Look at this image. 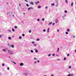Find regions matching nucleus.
<instances>
[{
  "instance_id": "1",
  "label": "nucleus",
  "mask_w": 76,
  "mask_h": 76,
  "mask_svg": "<svg viewBox=\"0 0 76 76\" xmlns=\"http://www.w3.org/2000/svg\"><path fill=\"white\" fill-rule=\"evenodd\" d=\"M39 3V1H38V2H35L36 5H37V4H38V3Z\"/></svg>"
},
{
  "instance_id": "2",
  "label": "nucleus",
  "mask_w": 76,
  "mask_h": 76,
  "mask_svg": "<svg viewBox=\"0 0 76 76\" xmlns=\"http://www.w3.org/2000/svg\"><path fill=\"white\" fill-rule=\"evenodd\" d=\"M20 66H23V63H20Z\"/></svg>"
},
{
  "instance_id": "3",
  "label": "nucleus",
  "mask_w": 76,
  "mask_h": 76,
  "mask_svg": "<svg viewBox=\"0 0 76 76\" xmlns=\"http://www.w3.org/2000/svg\"><path fill=\"white\" fill-rule=\"evenodd\" d=\"M30 4H31V5H34V3L32 1L30 3Z\"/></svg>"
},
{
  "instance_id": "4",
  "label": "nucleus",
  "mask_w": 76,
  "mask_h": 76,
  "mask_svg": "<svg viewBox=\"0 0 76 76\" xmlns=\"http://www.w3.org/2000/svg\"><path fill=\"white\" fill-rule=\"evenodd\" d=\"M58 22V19H56V20L55 21V22L56 23H57V22Z\"/></svg>"
},
{
  "instance_id": "5",
  "label": "nucleus",
  "mask_w": 76,
  "mask_h": 76,
  "mask_svg": "<svg viewBox=\"0 0 76 76\" xmlns=\"http://www.w3.org/2000/svg\"><path fill=\"white\" fill-rule=\"evenodd\" d=\"M33 9V8L32 7H30L28 8V10H30V9Z\"/></svg>"
},
{
  "instance_id": "6",
  "label": "nucleus",
  "mask_w": 76,
  "mask_h": 76,
  "mask_svg": "<svg viewBox=\"0 0 76 76\" xmlns=\"http://www.w3.org/2000/svg\"><path fill=\"white\" fill-rule=\"evenodd\" d=\"M70 29L69 28L67 29V32H70Z\"/></svg>"
},
{
  "instance_id": "7",
  "label": "nucleus",
  "mask_w": 76,
  "mask_h": 76,
  "mask_svg": "<svg viewBox=\"0 0 76 76\" xmlns=\"http://www.w3.org/2000/svg\"><path fill=\"white\" fill-rule=\"evenodd\" d=\"M41 6H39L38 7V9H39V8H41Z\"/></svg>"
},
{
  "instance_id": "8",
  "label": "nucleus",
  "mask_w": 76,
  "mask_h": 76,
  "mask_svg": "<svg viewBox=\"0 0 76 76\" xmlns=\"http://www.w3.org/2000/svg\"><path fill=\"white\" fill-rule=\"evenodd\" d=\"M71 6H73V2L71 3Z\"/></svg>"
},
{
  "instance_id": "9",
  "label": "nucleus",
  "mask_w": 76,
  "mask_h": 76,
  "mask_svg": "<svg viewBox=\"0 0 76 76\" xmlns=\"http://www.w3.org/2000/svg\"><path fill=\"white\" fill-rule=\"evenodd\" d=\"M11 47H12V48H14V45H11Z\"/></svg>"
},
{
  "instance_id": "10",
  "label": "nucleus",
  "mask_w": 76,
  "mask_h": 76,
  "mask_svg": "<svg viewBox=\"0 0 76 76\" xmlns=\"http://www.w3.org/2000/svg\"><path fill=\"white\" fill-rule=\"evenodd\" d=\"M12 30L13 32H15V29L13 28L12 29Z\"/></svg>"
},
{
  "instance_id": "11",
  "label": "nucleus",
  "mask_w": 76,
  "mask_h": 76,
  "mask_svg": "<svg viewBox=\"0 0 76 76\" xmlns=\"http://www.w3.org/2000/svg\"><path fill=\"white\" fill-rule=\"evenodd\" d=\"M71 76H74V75L73 74H70Z\"/></svg>"
},
{
  "instance_id": "12",
  "label": "nucleus",
  "mask_w": 76,
  "mask_h": 76,
  "mask_svg": "<svg viewBox=\"0 0 76 76\" xmlns=\"http://www.w3.org/2000/svg\"><path fill=\"white\" fill-rule=\"evenodd\" d=\"M37 41H39V39L38 38V39H36Z\"/></svg>"
},
{
  "instance_id": "13",
  "label": "nucleus",
  "mask_w": 76,
  "mask_h": 76,
  "mask_svg": "<svg viewBox=\"0 0 76 76\" xmlns=\"http://www.w3.org/2000/svg\"><path fill=\"white\" fill-rule=\"evenodd\" d=\"M8 39H11V37H9L8 38Z\"/></svg>"
},
{
  "instance_id": "14",
  "label": "nucleus",
  "mask_w": 76,
  "mask_h": 76,
  "mask_svg": "<svg viewBox=\"0 0 76 76\" xmlns=\"http://www.w3.org/2000/svg\"><path fill=\"white\" fill-rule=\"evenodd\" d=\"M35 52L36 53H38V50H36Z\"/></svg>"
},
{
  "instance_id": "15",
  "label": "nucleus",
  "mask_w": 76,
  "mask_h": 76,
  "mask_svg": "<svg viewBox=\"0 0 76 76\" xmlns=\"http://www.w3.org/2000/svg\"><path fill=\"white\" fill-rule=\"evenodd\" d=\"M59 51V48H58V50H57V52H58Z\"/></svg>"
},
{
  "instance_id": "16",
  "label": "nucleus",
  "mask_w": 76,
  "mask_h": 76,
  "mask_svg": "<svg viewBox=\"0 0 76 76\" xmlns=\"http://www.w3.org/2000/svg\"><path fill=\"white\" fill-rule=\"evenodd\" d=\"M65 1L66 3H68V1H67V0H66Z\"/></svg>"
},
{
  "instance_id": "17",
  "label": "nucleus",
  "mask_w": 76,
  "mask_h": 76,
  "mask_svg": "<svg viewBox=\"0 0 76 76\" xmlns=\"http://www.w3.org/2000/svg\"><path fill=\"white\" fill-rule=\"evenodd\" d=\"M34 60H37V58H34Z\"/></svg>"
},
{
  "instance_id": "18",
  "label": "nucleus",
  "mask_w": 76,
  "mask_h": 76,
  "mask_svg": "<svg viewBox=\"0 0 76 76\" xmlns=\"http://www.w3.org/2000/svg\"><path fill=\"white\" fill-rule=\"evenodd\" d=\"M19 39H22V37H21V36L20 37H19Z\"/></svg>"
},
{
  "instance_id": "19",
  "label": "nucleus",
  "mask_w": 76,
  "mask_h": 76,
  "mask_svg": "<svg viewBox=\"0 0 76 76\" xmlns=\"http://www.w3.org/2000/svg\"><path fill=\"white\" fill-rule=\"evenodd\" d=\"M44 20H45V19L44 18H42V21H44Z\"/></svg>"
},
{
  "instance_id": "20",
  "label": "nucleus",
  "mask_w": 76,
  "mask_h": 76,
  "mask_svg": "<svg viewBox=\"0 0 76 76\" xmlns=\"http://www.w3.org/2000/svg\"><path fill=\"white\" fill-rule=\"evenodd\" d=\"M64 60H66V58L64 57Z\"/></svg>"
},
{
  "instance_id": "21",
  "label": "nucleus",
  "mask_w": 76,
  "mask_h": 76,
  "mask_svg": "<svg viewBox=\"0 0 76 76\" xmlns=\"http://www.w3.org/2000/svg\"><path fill=\"white\" fill-rule=\"evenodd\" d=\"M65 13H67V10H65Z\"/></svg>"
},
{
  "instance_id": "22",
  "label": "nucleus",
  "mask_w": 76,
  "mask_h": 76,
  "mask_svg": "<svg viewBox=\"0 0 76 76\" xmlns=\"http://www.w3.org/2000/svg\"><path fill=\"white\" fill-rule=\"evenodd\" d=\"M31 43H32V44H35V42H34V41H33L31 42Z\"/></svg>"
},
{
  "instance_id": "23",
  "label": "nucleus",
  "mask_w": 76,
  "mask_h": 76,
  "mask_svg": "<svg viewBox=\"0 0 76 76\" xmlns=\"http://www.w3.org/2000/svg\"><path fill=\"white\" fill-rule=\"evenodd\" d=\"M52 6H54V3L52 4Z\"/></svg>"
},
{
  "instance_id": "24",
  "label": "nucleus",
  "mask_w": 76,
  "mask_h": 76,
  "mask_svg": "<svg viewBox=\"0 0 76 76\" xmlns=\"http://www.w3.org/2000/svg\"><path fill=\"white\" fill-rule=\"evenodd\" d=\"M52 24V22H50L49 23V25H51V24Z\"/></svg>"
},
{
  "instance_id": "25",
  "label": "nucleus",
  "mask_w": 76,
  "mask_h": 76,
  "mask_svg": "<svg viewBox=\"0 0 76 76\" xmlns=\"http://www.w3.org/2000/svg\"><path fill=\"white\" fill-rule=\"evenodd\" d=\"M28 32L29 33H31V30H29L28 31Z\"/></svg>"
},
{
  "instance_id": "26",
  "label": "nucleus",
  "mask_w": 76,
  "mask_h": 76,
  "mask_svg": "<svg viewBox=\"0 0 76 76\" xmlns=\"http://www.w3.org/2000/svg\"><path fill=\"white\" fill-rule=\"evenodd\" d=\"M4 65H5L3 63L2 64V66H4Z\"/></svg>"
},
{
  "instance_id": "27",
  "label": "nucleus",
  "mask_w": 76,
  "mask_h": 76,
  "mask_svg": "<svg viewBox=\"0 0 76 76\" xmlns=\"http://www.w3.org/2000/svg\"><path fill=\"white\" fill-rule=\"evenodd\" d=\"M17 26H15V28L16 29H17Z\"/></svg>"
},
{
  "instance_id": "28",
  "label": "nucleus",
  "mask_w": 76,
  "mask_h": 76,
  "mask_svg": "<svg viewBox=\"0 0 76 76\" xmlns=\"http://www.w3.org/2000/svg\"><path fill=\"white\" fill-rule=\"evenodd\" d=\"M31 53H34V51H33V50H31Z\"/></svg>"
},
{
  "instance_id": "29",
  "label": "nucleus",
  "mask_w": 76,
  "mask_h": 76,
  "mask_svg": "<svg viewBox=\"0 0 76 76\" xmlns=\"http://www.w3.org/2000/svg\"><path fill=\"white\" fill-rule=\"evenodd\" d=\"M7 69L8 70H9L10 69V68H9V67H8L7 68Z\"/></svg>"
},
{
  "instance_id": "30",
  "label": "nucleus",
  "mask_w": 76,
  "mask_h": 76,
  "mask_svg": "<svg viewBox=\"0 0 76 76\" xmlns=\"http://www.w3.org/2000/svg\"><path fill=\"white\" fill-rule=\"evenodd\" d=\"M68 33H68V32H66V33H65L67 35V34H68Z\"/></svg>"
},
{
  "instance_id": "31",
  "label": "nucleus",
  "mask_w": 76,
  "mask_h": 76,
  "mask_svg": "<svg viewBox=\"0 0 76 76\" xmlns=\"http://www.w3.org/2000/svg\"><path fill=\"white\" fill-rule=\"evenodd\" d=\"M22 36H23V37H24V36H25V34H22Z\"/></svg>"
},
{
  "instance_id": "32",
  "label": "nucleus",
  "mask_w": 76,
  "mask_h": 76,
  "mask_svg": "<svg viewBox=\"0 0 76 76\" xmlns=\"http://www.w3.org/2000/svg\"><path fill=\"white\" fill-rule=\"evenodd\" d=\"M12 62L14 64H16V63L14 61H12Z\"/></svg>"
},
{
  "instance_id": "33",
  "label": "nucleus",
  "mask_w": 76,
  "mask_h": 76,
  "mask_svg": "<svg viewBox=\"0 0 76 76\" xmlns=\"http://www.w3.org/2000/svg\"><path fill=\"white\" fill-rule=\"evenodd\" d=\"M26 5L27 7H29V5L28 4H27Z\"/></svg>"
},
{
  "instance_id": "34",
  "label": "nucleus",
  "mask_w": 76,
  "mask_h": 76,
  "mask_svg": "<svg viewBox=\"0 0 76 76\" xmlns=\"http://www.w3.org/2000/svg\"><path fill=\"white\" fill-rule=\"evenodd\" d=\"M45 31H46V30H45V29H44L43 30V32H45Z\"/></svg>"
},
{
  "instance_id": "35",
  "label": "nucleus",
  "mask_w": 76,
  "mask_h": 76,
  "mask_svg": "<svg viewBox=\"0 0 76 76\" xmlns=\"http://www.w3.org/2000/svg\"><path fill=\"white\" fill-rule=\"evenodd\" d=\"M52 25H55V23H53Z\"/></svg>"
},
{
  "instance_id": "36",
  "label": "nucleus",
  "mask_w": 76,
  "mask_h": 76,
  "mask_svg": "<svg viewBox=\"0 0 76 76\" xmlns=\"http://www.w3.org/2000/svg\"><path fill=\"white\" fill-rule=\"evenodd\" d=\"M67 76H71L70 74H69L68 75H67Z\"/></svg>"
},
{
  "instance_id": "37",
  "label": "nucleus",
  "mask_w": 76,
  "mask_h": 76,
  "mask_svg": "<svg viewBox=\"0 0 76 76\" xmlns=\"http://www.w3.org/2000/svg\"><path fill=\"white\" fill-rule=\"evenodd\" d=\"M48 56L49 57H50V56H51V54H49L48 55Z\"/></svg>"
},
{
  "instance_id": "38",
  "label": "nucleus",
  "mask_w": 76,
  "mask_h": 76,
  "mask_svg": "<svg viewBox=\"0 0 76 76\" xmlns=\"http://www.w3.org/2000/svg\"><path fill=\"white\" fill-rule=\"evenodd\" d=\"M8 53H10V50H8Z\"/></svg>"
},
{
  "instance_id": "39",
  "label": "nucleus",
  "mask_w": 76,
  "mask_h": 76,
  "mask_svg": "<svg viewBox=\"0 0 76 76\" xmlns=\"http://www.w3.org/2000/svg\"><path fill=\"white\" fill-rule=\"evenodd\" d=\"M37 21H38V22H39V19L38 18V19H37Z\"/></svg>"
},
{
  "instance_id": "40",
  "label": "nucleus",
  "mask_w": 76,
  "mask_h": 76,
  "mask_svg": "<svg viewBox=\"0 0 76 76\" xmlns=\"http://www.w3.org/2000/svg\"><path fill=\"white\" fill-rule=\"evenodd\" d=\"M69 55H70L69 54H67V56H69Z\"/></svg>"
},
{
  "instance_id": "41",
  "label": "nucleus",
  "mask_w": 76,
  "mask_h": 76,
  "mask_svg": "<svg viewBox=\"0 0 76 76\" xmlns=\"http://www.w3.org/2000/svg\"><path fill=\"white\" fill-rule=\"evenodd\" d=\"M69 69H71V66H69Z\"/></svg>"
},
{
  "instance_id": "42",
  "label": "nucleus",
  "mask_w": 76,
  "mask_h": 76,
  "mask_svg": "<svg viewBox=\"0 0 76 76\" xmlns=\"http://www.w3.org/2000/svg\"><path fill=\"white\" fill-rule=\"evenodd\" d=\"M3 51H5L6 50H4V49H3Z\"/></svg>"
},
{
  "instance_id": "43",
  "label": "nucleus",
  "mask_w": 76,
  "mask_h": 76,
  "mask_svg": "<svg viewBox=\"0 0 76 76\" xmlns=\"http://www.w3.org/2000/svg\"><path fill=\"white\" fill-rule=\"evenodd\" d=\"M45 7L46 9H47L48 8V7L46 6V7Z\"/></svg>"
},
{
  "instance_id": "44",
  "label": "nucleus",
  "mask_w": 76,
  "mask_h": 76,
  "mask_svg": "<svg viewBox=\"0 0 76 76\" xmlns=\"http://www.w3.org/2000/svg\"><path fill=\"white\" fill-rule=\"evenodd\" d=\"M25 1H26L27 2H28V1L27 0H25Z\"/></svg>"
},
{
  "instance_id": "45",
  "label": "nucleus",
  "mask_w": 76,
  "mask_h": 76,
  "mask_svg": "<svg viewBox=\"0 0 76 76\" xmlns=\"http://www.w3.org/2000/svg\"><path fill=\"white\" fill-rule=\"evenodd\" d=\"M19 6H21V4H19Z\"/></svg>"
},
{
  "instance_id": "46",
  "label": "nucleus",
  "mask_w": 76,
  "mask_h": 76,
  "mask_svg": "<svg viewBox=\"0 0 76 76\" xmlns=\"http://www.w3.org/2000/svg\"><path fill=\"white\" fill-rule=\"evenodd\" d=\"M13 54V53H10V55Z\"/></svg>"
},
{
  "instance_id": "47",
  "label": "nucleus",
  "mask_w": 76,
  "mask_h": 76,
  "mask_svg": "<svg viewBox=\"0 0 76 76\" xmlns=\"http://www.w3.org/2000/svg\"><path fill=\"white\" fill-rule=\"evenodd\" d=\"M1 37V35H0V38Z\"/></svg>"
},
{
  "instance_id": "48",
  "label": "nucleus",
  "mask_w": 76,
  "mask_h": 76,
  "mask_svg": "<svg viewBox=\"0 0 76 76\" xmlns=\"http://www.w3.org/2000/svg\"><path fill=\"white\" fill-rule=\"evenodd\" d=\"M47 31H48V32H49V30H48Z\"/></svg>"
},
{
  "instance_id": "49",
  "label": "nucleus",
  "mask_w": 76,
  "mask_h": 76,
  "mask_svg": "<svg viewBox=\"0 0 76 76\" xmlns=\"http://www.w3.org/2000/svg\"><path fill=\"white\" fill-rule=\"evenodd\" d=\"M34 45V46H37V44H35Z\"/></svg>"
},
{
  "instance_id": "50",
  "label": "nucleus",
  "mask_w": 76,
  "mask_h": 76,
  "mask_svg": "<svg viewBox=\"0 0 76 76\" xmlns=\"http://www.w3.org/2000/svg\"><path fill=\"white\" fill-rule=\"evenodd\" d=\"M57 32H59V30H57Z\"/></svg>"
},
{
  "instance_id": "51",
  "label": "nucleus",
  "mask_w": 76,
  "mask_h": 76,
  "mask_svg": "<svg viewBox=\"0 0 76 76\" xmlns=\"http://www.w3.org/2000/svg\"><path fill=\"white\" fill-rule=\"evenodd\" d=\"M55 55L54 54H53V56H54Z\"/></svg>"
},
{
  "instance_id": "52",
  "label": "nucleus",
  "mask_w": 76,
  "mask_h": 76,
  "mask_svg": "<svg viewBox=\"0 0 76 76\" xmlns=\"http://www.w3.org/2000/svg\"><path fill=\"white\" fill-rule=\"evenodd\" d=\"M34 63H35H35H37V62H35Z\"/></svg>"
},
{
  "instance_id": "53",
  "label": "nucleus",
  "mask_w": 76,
  "mask_h": 76,
  "mask_svg": "<svg viewBox=\"0 0 76 76\" xmlns=\"http://www.w3.org/2000/svg\"><path fill=\"white\" fill-rule=\"evenodd\" d=\"M37 62H39V61H37Z\"/></svg>"
},
{
  "instance_id": "54",
  "label": "nucleus",
  "mask_w": 76,
  "mask_h": 76,
  "mask_svg": "<svg viewBox=\"0 0 76 76\" xmlns=\"http://www.w3.org/2000/svg\"><path fill=\"white\" fill-rule=\"evenodd\" d=\"M48 30H50V28H48Z\"/></svg>"
},
{
  "instance_id": "55",
  "label": "nucleus",
  "mask_w": 76,
  "mask_h": 76,
  "mask_svg": "<svg viewBox=\"0 0 76 76\" xmlns=\"http://www.w3.org/2000/svg\"><path fill=\"white\" fill-rule=\"evenodd\" d=\"M51 76H54V75H51Z\"/></svg>"
},
{
  "instance_id": "56",
  "label": "nucleus",
  "mask_w": 76,
  "mask_h": 76,
  "mask_svg": "<svg viewBox=\"0 0 76 76\" xmlns=\"http://www.w3.org/2000/svg\"><path fill=\"white\" fill-rule=\"evenodd\" d=\"M58 60L59 61V60H60V59H58Z\"/></svg>"
},
{
  "instance_id": "57",
  "label": "nucleus",
  "mask_w": 76,
  "mask_h": 76,
  "mask_svg": "<svg viewBox=\"0 0 76 76\" xmlns=\"http://www.w3.org/2000/svg\"><path fill=\"white\" fill-rule=\"evenodd\" d=\"M9 32H11V31H10V30H9Z\"/></svg>"
},
{
  "instance_id": "58",
  "label": "nucleus",
  "mask_w": 76,
  "mask_h": 76,
  "mask_svg": "<svg viewBox=\"0 0 76 76\" xmlns=\"http://www.w3.org/2000/svg\"><path fill=\"white\" fill-rule=\"evenodd\" d=\"M9 58H10V56H9Z\"/></svg>"
},
{
  "instance_id": "59",
  "label": "nucleus",
  "mask_w": 76,
  "mask_h": 76,
  "mask_svg": "<svg viewBox=\"0 0 76 76\" xmlns=\"http://www.w3.org/2000/svg\"><path fill=\"white\" fill-rule=\"evenodd\" d=\"M75 51L76 53V50H75Z\"/></svg>"
},
{
  "instance_id": "60",
  "label": "nucleus",
  "mask_w": 76,
  "mask_h": 76,
  "mask_svg": "<svg viewBox=\"0 0 76 76\" xmlns=\"http://www.w3.org/2000/svg\"><path fill=\"white\" fill-rule=\"evenodd\" d=\"M23 14V15H25V13H24Z\"/></svg>"
},
{
  "instance_id": "61",
  "label": "nucleus",
  "mask_w": 76,
  "mask_h": 76,
  "mask_svg": "<svg viewBox=\"0 0 76 76\" xmlns=\"http://www.w3.org/2000/svg\"><path fill=\"white\" fill-rule=\"evenodd\" d=\"M11 13H12V14L13 13V12H11Z\"/></svg>"
},
{
  "instance_id": "62",
  "label": "nucleus",
  "mask_w": 76,
  "mask_h": 76,
  "mask_svg": "<svg viewBox=\"0 0 76 76\" xmlns=\"http://www.w3.org/2000/svg\"><path fill=\"white\" fill-rule=\"evenodd\" d=\"M44 76H47V75H44Z\"/></svg>"
},
{
  "instance_id": "63",
  "label": "nucleus",
  "mask_w": 76,
  "mask_h": 76,
  "mask_svg": "<svg viewBox=\"0 0 76 76\" xmlns=\"http://www.w3.org/2000/svg\"><path fill=\"white\" fill-rule=\"evenodd\" d=\"M9 45V44H8V45Z\"/></svg>"
},
{
  "instance_id": "64",
  "label": "nucleus",
  "mask_w": 76,
  "mask_h": 76,
  "mask_svg": "<svg viewBox=\"0 0 76 76\" xmlns=\"http://www.w3.org/2000/svg\"><path fill=\"white\" fill-rule=\"evenodd\" d=\"M10 47H11V46H10Z\"/></svg>"
}]
</instances>
